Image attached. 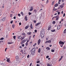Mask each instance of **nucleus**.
<instances>
[{
	"mask_svg": "<svg viewBox=\"0 0 66 66\" xmlns=\"http://www.w3.org/2000/svg\"><path fill=\"white\" fill-rule=\"evenodd\" d=\"M25 19L26 21H27L28 20V19H27V16H26L25 17Z\"/></svg>",
	"mask_w": 66,
	"mask_h": 66,
	"instance_id": "ddd939ff",
	"label": "nucleus"
},
{
	"mask_svg": "<svg viewBox=\"0 0 66 66\" xmlns=\"http://www.w3.org/2000/svg\"><path fill=\"white\" fill-rule=\"evenodd\" d=\"M34 13H36V12H37V11H36V9H35L34 10Z\"/></svg>",
	"mask_w": 66,
	"mask_h": 66,
	"instance_id": "5701e85b",
	"label": "nucleus"
},
{
	"mask_svg": "<svg viewBox=\"0 0 66 66\" xmlns=\"http://www.w3.org/2000/svg\"><path fill=\"white\" fill-rule=\"evenodd\" d=\"M64 5V3H63V4L61 5H60V7H61V8H63V7H64V6H63V5Z\"/></svg>",
	"mask_w": 66,
	"mask_h": 66,
	"instance_id": "0eeeda50",
	"label": "nucleus"
},
{
	"mask_svg": "<svg viewBox=\"0 0 66 66\" xmlns=\"http://www.w3.org/2000/svg\"><path fill=\"white\" fill-rule=\"evenodd\" d=\"M65 13H64L63 14V17H65Z\"/></svg>",
	"mask_w": 66,
	"mask_h": 66,
	"instance_id": "3c124183",
	"label": "nucleus"
},
{
	"mask_svg": "<svg viewBox=\"0 0 66 66\" xmlns=\"http://www.w3.org/2000/svg\"><path fill=\"white\" fill-rule=\"evenodd\" d=\"M66 48V47H65V46H64L63 47V49H65Z\"/></svg>",
	"mask_w": 66,
	"mask_h": 66,
	"instance_id": "052dcab7",
	"label": "nucleus"
},
{
	"mask_svg": "<svg viewBox=\"0 0 66 66\" xmlns=\"http://www.w3.org/2000/svg\"><path fill=\"white\" fill-rule=\"evenodd\" d=\"M21 14H22V15H23V12H21Z\"/></svg>",
	"mask_w": 66,
	"mask_h": 66,
	"instance_id": "ea45409f",
	"label": "nucleus"
},
{
	"mask_svg": "<svg viewBox=\"0 0 66 66\" xmlns=\"http://www.w3.org/2000/svg\"><path fill=\"white\" fill-rule=\"evenodd\" d=\"M30 66H32V63H31L30 64Z\"/></svg>",
	"mask_w": 66,
	"mask_h": 66,
	"instance_id": "0e129e2a",
	"label": "nucleus"
},
{
	"mask_svg": "<svg viewBox=\"0 0 66 66\" xmlns=\"http://www.w3.org/2000/svg\"><path fill=\"white\" fill-rule=\"evenodd\" d=\"M43 54H44V53L43 52H41V56L43 55Z\"/></svg>",
	"mask_w": 66,
	"mask_h": 66,
	"instance_id": "b1692460",
	"label": "nucleus"
},
{
	"mask_svg": "<svg viewBox=\"0 0 66 66\" xmlns=\"http://www.w3.org/2000/svg\"><path fill=\"white\" fill-rule=\"evenodd\" d=\"M63 56H61V59H62V58H63Z\"/></svg>",
	"mask_w": 66,
	"mask_h": 66,
	"instance_id": "69168bd1",
	"label": "nucleus"
},
{
	"mask_svg": "<svg viewBox=\"0 0 66 66\" xmlns=\"http://www.w3.org/2000/svg\"><path fill=\"white\" fill-rule=\"evenodd\" d=\"M61 27H59V26H57V30H59V29H60V28H61Z\"/></svg>",
	"mask_w": 66,
	"mask_h": 66,
	"instance_id": "1a4fd4ad",
	"label": "nucleus"
},
{
	"mask_svg": "<svg viewBox=\"0 0 66 66\" xmlns=\"http://www.w3.org/2000/svg\"><path fill=\"white\" fill-rule=\"evenodd\" d=\"M30 9H31V10H33V7L31 6L30 7Z\"/></svg>",
	"mask_w": 66,
	"mask_h": 66,
	"instance_id": "c03bdc74",
	"label": "nucleus"
},
{
	"mask_svg": "<svg viewBox=\"0 0 66 66\" xmlns=\"http://www.w3.org/2000/svg\"><path fill=\"white\" fill-rule=\"evenodd\" d=\"M18 15L19 17H20L21 15H20V14H18Z\"/></svg>",
	"mask_w": 66,
	"mask_h": 66,
	"instance_id": "4c0bfd02",
	"label": "nucleus"
},
{
	"mask_svg": "<svg viewBox=\"0 0 66 66\" xmlns=\"http://www.w3.org/2000/svg\"><path fill=\"white\" fill-rule=\"evenodd\" d=\"M22 35H24V36L26 35V34H25V33H23V34H22Z\"/></svg>",
	"mask_w": 66,
	"mask_h": 66,
	"instance_id": "37998d69",
	"label": "nucleus"
},
{
	"mask_svg": "<svg viewBox=\"0 0 66 66\" xmlns=\"http://www.w3.org/2000/svg\"><path fill=\"white\" fill-rule=\"evenodd\" d=\"M52 64H50V66H52Z\"/></svg>",
	"mask_w": 66,
	"mask_h": 66,
	"instance_id": "338daca9",
	"label": "nucleus"
},
{
	"mask_svg": "<svg viewBox=\"0 0 66 66\" xmlns=\"http://www.w3.org/2000/svg\"><path fill=\"white\" fill-rule=\"evenodd\" d=\"M7 48H6L5 49V52H6V50H7Z\"/></svg>",
	"mask_w": 66,
	"mask_h": 66,
	"instance_id": "de8ad7c7",
	"label": "nucleus"
},
{
	"mask_svg": "<svg viewBox=\"0 0 66 66\" xmlns=\"http://www.w3.org/2000/svg\"><path fill=\"white\" fill-rule=\"evenodd\" d=\"M38 53H40V48H39V49L38 51Z\"/></svg>",
	"mask_w": 66,
	"mask_h": 66,
	"instance_id": "6ab92c4d",
	"label": "nucleus"
},
{
	"mask_svg": "<svg viewBox=\"0 0 66 66\" xmlns=\"http://www.w3.org/2000/svg\"><path fill=\"white\" fill-rule=\"evenodd\" d=\"M46 49H47V50H50V48L48 47H47L46 48Z\"/></svg>",
	"mask_w": 66,
	"mask_h": 66,
	"instance_id": "bb28decb",
	"label": "nucleus"
},
{
	"mask_svg": "<svg viewBox=\"0 0 66 66\" xmlns=\"http://www.w3.org/2000/svg\"><path fill=\"white\" fill-rule=\"evenodd\" d=\"M40 24V23H37L36 24V26H38V25H39V24Z\"/></svg>",
	"mask_w": 66,
	"mask_h": 66,
	"instance_id": "2eb2a0df",
	"label": "nucleus"
},
{
	"mask_svg": "<svg viewBox=\"0 0 66 66\" xmlns=\"http://www.w3.org/2000/svg\"><path fill=\"white\" fill-rule=\"evenodd\" d=\"M59 15H57L56 16H55V18H59Z\"/></svg>",
	"mask_w": 66,
	"mask_h": 66,
	"instance_id": "4468645a",
	"label": "nucleus"
},
{
	"mask_svg": "<svg viewBox=\"0 0 66 66\" xmlns=\"http://www.w3.org/2000/svg\"><path fill=\"white\" fill-rule=\"evenodd\" d=\"M34 23H35V22H36V20H34Z\"/></svg>",
	"mask_w": 66,
	"mask_h": 66,
	"instance_id": "6e6d98bb",
	"label": "nucleus"
},
{
	"mask_svg": "<svg viewBox=\"0 0 66 66\" xmlns=\"http://www.w3.org/2000/svg\"><path fill=\"white\" fill-rule=\"evenodd\" d=\"M58 6V4H56L54 5V6L55 7H57Z\"/></svg>",
	"mask_w": 66,
	"mask_h": 66,
	"instance_id": "412c9836",
	"label": "nucleus"
},
{
	"mask_svg": "<svg viewBox=\"0 0 66 66\" xmlns=\"http://www.w3.org/2000/svg\"><path fill=\"white\" fill-rule=\"evenodd\" d=\"M10 58H8L7 60V62H10Z\"/></svg>",
	"mask_w": 66,
	"mask_h": 66,
	"instance_id": "dca6fc26",
	"label": "nucleus"
},
{
	"mask_svg": "<svg viewBox=\"0 0 66 66\" xmlns=\"http://www.w3.org/2000/svg\"><path fill=\"white\" fill-rule=\"evenodd\" d=\"M15 57L16 59H19V56H16Z\"/></svg>",
	"mask_w": 66,
	"mask_h": 66,
	"instance_id": "4be33fe9",
	"label": "nucleus"
},
{
	"mask_svg": "<svg viewBox=\"0 0 66 66\" xmlns=\"http://www.w3.org/2000/svg\"><path fill=\"white\" fill-rule=\"evenodd\" d=\"M49 56H47L46 57V58L47 59H48V58H49Z\"/></svg>",
	"mask_w": 66,
	"mask_h": 66,
	"instance_id": "a19ab883",
	"label": "nucleus"
},
{
	"mask_svg": "<svg viewBox=\"0 0 66 66\" xmlns=\"http://www.w3.org/2000/svg\"><path fill=\"white\" fill-rule=\"evenodd\" d=\"M13 19H16V16H15L13 17Z\"/></svg>",
	"mask_w": 66,
	"mask_h": 66,
	"instance_id": "603ef678",
	"label": "nucleus"
},
{
	"mask_svg": "<svg viewBox=\"0 0 66 66\" xmlns=\"http://www.w3.org/2000/svg\"><path fill=\"white\" fill-rule=\"evenodd\" d=\"M28 43H26V46H28Z\"/></svg>",
	"mask_w": 66,
	"mask_h": 66,
	"instance_id": "2f4dec72",
	"label": "nucleus"
},
{
	"mask_svg": "<svg viewBox=\"0 0 66 66\" xmlns=\"http://www.w3.org/2000/svg\"><path fill=\"white\" fill-rule=\"evenodd\" d=\"M1 64L3 66H5V65H6V63H1Z\"/></svg>",
	"mask_w": 66,
	"mask_h": 66,
	"instance_id": "423d86ee",
	"label": "nucleus"
},
{
	"mask_svg": "<svg viewBox=\"0 0 66 66\" xmlns=\"http://www.w3.org/2000/svg\"><path fill=\"white\" fill-rule=\"evenodd\" d=\"M29 56H30V55H29V54H28L27 56V57L28 59L29 58Z\"/></svg>",
	"mask_w": 66,
	"mask_h": 66,
	"instance_id": "f704fd0d",
	"label": "nucleus"
},
{
	"mask_svg": "<svg viewBox=\"0 0 66 66\" xmlns=\"http://www.w3.org/2000/svg\"><path fill=\"white\" fill-rule=\"evenodd\" d=\"M4 39V38L2 37L0 39V40H3Z\"/></svg>",
	"mask_w": 66,
	"mask_h": 66,
	"instance_id": "c756f323",
	"label": "nucleus"
},
{
	"mask_svg": "<svg viewBox=\"0 0 66 66\" xmlns=\"http://www.w3.org/2000/svg\"><path fill=\"white\" fill-rule=\"evenodd\" d=\"M35 32L36 33L37 32V30H35Z\"/></svg>",
	"mask_w": 66,
	"mask_h": 66,
	"instance_id": "09e8293b",
	"label": "nucleus"
},
{
	"mask_svg": "<svg viewBox=\"0 0 66 66\" xmlns=\"http://www.w3.org/2000/svg\"><path fill=\"white\" fill-rule=\"evenodd\" d=\"M30 28L31 29H33V26H32V24H31L30 25Z\"/></svg>",
	"mask_w": 66,
	"mask_h": 66,
	"instance_id": "f8f14e48",
	"label": "nucleus"
},
{
	"mask_svg": "<svg viewBox=\"0 0 66 66\" xmlns=\"http://www.w3.org/2000/svg\"><path fill=\"white\" fill-rule=\"evenodd\" d=\"M19 26H20L21 24V22H20L19 23Z\"/></svg>",
	"mask_w": 66,
	"mask_h": 66,
	"instance_id": "49530a36",
	"label": "nucleus"
},
{
	"mask_svg": "<svg viewBox=\"0 0 66 66\" xmlns=\"http://www.w3.org/2000/svg\"><path fill=\"white\" fill-rule=\"evenodd\" d=\"M37 66H39V64H37Z\"/></svg>",
	"mask_w": 66,
	"mask_h": 66,
	"instance_id": "774afa93",
	"label": "nucleus"
},
{
	"mask_svg": "<svg viewBox=\"0 0 66 66\" xmlns=\"http://www.w3.org/2000/svg\"><path fill=\"white\" fill-rule=\"evenodd\" d=\"M65 43V42H62V41H60L59 42V43L60 44H61V45H64V43Z\"/></svg>",
	"mask_w": 66,
	"mask_h": 66,
	"instance_id": "7ed1b4c3",
	"label": "nucleus"
},
{
	"mask_svg": "<svg viewBox=\"0 0 66 66\" xmlns=\"http://www.w3.org/2000/svg\"><path fill=\"white\" fill-rule=\"evenodd\" d=\"M27 40H23L22 41L23 42V43H24V42H26V41H27Z\"/></svg>",
	"mask_w": 66,
	"mask_h": 66,
	"instance_id": "cd10ccee",
	"label": "nucleus"
},
{
	"mask_svg": "<svg viewBox=\"0 0 66 66\" xmlns=\"http://www.w3.org/2000/svg\"><path fill=\"white\" fill-rule=\"evenodd\" d=\"M48 2H49V1L48 0H47L46 2V3H48Z\"/></svg>",
	"mask_w": 66,
	"mask_h": 66,
	"instance_id": "864d4df0",
	"label": "nucleus"
},
{
	"mask_svg": "<svg viewBox=\"0 0 66 66\" xmlns=\"http://www.w3.org/2000/svg\"><path fill=\"white\" fill-rule=\"evenodd\" d=\"M15 24H12V28H13V29H14V27H15Z\"/></svg>",
	"mask_w": 66,
	"mask_h": 66,
	"instance_id": "9b49d317",
	"label": "nucleus"
},
{
	"mask_svg": "<svg viewBox=\"0 0 66 66\" xmlns=\"http://www.w3.org/2000/svg\"><path fill=\"white\" fill-rule=\"evenodd\" d=\"M54 1H53V2H52V5H53V4H54Z\"/></svg>",
	"mask_w": 66,
	"mask_h": 66,
	"instance_id": "c85d7f7f",
	"label": "nucleus"
},
{
	"mask_svg": "<svg viewBox=\"0 0 66 66\" xmlns=\"http://www.w3.org/2000/svg\"><path fill=\"white\" fill-rule=\"evenodd\" d=\"M22 46L23 47H24V44H22Z\"/></svg>",
	"mask_w": 66,
	"mask_h": 66,
	"instance_id": "bf43d9fd",
	"label": "nucleus"
},
{
	"mask_svg": "<svg viewBox=\"0 0 66 66\" xmlns=\"http://www.w3.org/2000/svg\"><path fill=\"white\" fill-rule=\"evenodd\" d=\"M62 60V59L61 58H60V59L59 60V62H60V61H61V60Z\"/></svg>",
	"mask_w": 66,
	"mask_h": 66,
	"instance_id": "58836bf2",
	"label": "nucleus"
},
{
	"mask_svg": "<svg viewBox=\"0 0 66 66\" xmlns=\"http://www.w3.org/2000/svg\"><path fill=\"white\" fill-rule=\"evenodd\" d=\"M60 12H58V15H59V14H60Z\"/></svg>",
	"mask_w": 66,
	"mask_h": 66,
	"instance_id": "a18cd8bd",
	"label": "nucleus"
},
{
	"mask_svg": "<svg viewBox=\"0 0 66 66\" xmlns=\"http://www.w3.org/2000/svg\"><path fill=\"white\" fill-rule=\"evenodd\" d=\"M23 43H24L22 41L21 42V44H22Z\"/></svg>",
	"mask_w": 66,
	"mask_h": 66,
	"instance_id": "8fccbe9b",
	"label": "nucleus"
},
{
	"mask_svg": "<svg viewBox=\"0 0 66 66\" xmlns=\"http://www.w3.org/2000/svg\"><path fill=\"white\" fill-rule=\"evenodd\" d=\"M45 34V30H42L41 33V38H43Z\"/></svg>",
	"mask_w": 66,
	"mask_h": 66,
	"instance_id": "f257e3e1",
	"label": "nucleus"
},
{
	"mask_svg": "<svg viewBox=\"0 0 66 66\" xmlns=\"http://www.w3.org/2000/svg\"><path fill=\"white\" fill-rule=\"evenodd\" d=\"M24 38L23 37H22L21 39V40H22V39H24Z\"/></svg>",
	"mask_w": 66,
	"mask_h": 66,
	"instance_id": "680f3d73",
	"label": "nucleus"
},
{
	"mask_svg": "<svg viewBox=\"0 0 66 66\" xmlns=\"http://www.w3.org/2000/svg\"><path fill=\"white\" fill-rule=\"evenodd\" d=\"M13 21H11L10 22V23L11 24L13 23Z\"/></svg>",
	"mask_w": 66,
	"mask_h": 66,
	"instance_id": "79ce46f5",
	"label": "nucleus"
},
{
	"mask_svg": "<svg viewBox=\"0 0 66 66\" xmlns=\"http://www.w3.org/2000/svg\"><path fill=\"white\" fill-rule=\"evenodd\" d=\"M5 20V17H3L2 19V21H4Z\"/></svg>",
	"mask_w": 66,
	"mask_h": 66,
	"instance_id": "9d476101",
	"label": "nucleus"
},
{
	"mask_svg": "<svg viewBox=\"0 0 66 66\" xmlns=\"http://www.w3.org/2000/svg\"><path fill=\"white\" fill-rule=\"evenodd\" d=\"M56 20H59V18H56Z\"/></svg>",
	"mask_w": 66,
	"mask_h": 66,
	"instance_id": "e2e57ef3",
	"label": "nucleus"
},
{
	"mask_svg": "<svg viewBox=\"0 0 66 66\" xmlns=\"http://www.w3.org/2000/svg\"><path fill=\"white\" fill-rule=\"evenodd\" d=\"M18 39H21V36H19L18 37Z\"/></svg>",
	"mask_w": 66,
	"mask_h": 66,
	"instance_id": "a878e982",
	"label": "nucleus"
},
{
	"mask_svg": "<svg viewBox=\"0 0 66 66\" xmlns=\"http://www.w3.org/2000/svg\"><path fill=\"white\" fill-rule=\"evenodd\" d=\"M51 52H54V50H51Z\"/></svg>",
	"mask_w": 66,
	"mask_h": 66,
	"instance_id": "7c9ffc66",
	"label": "nucleus"
},
{
	"mask_svg": "<svg viewBox=\"0 0 66 66\" xmlns=\"http://www.w3.org/2000/svg\"><path fill=\"white\" fill-rule=\"evenodd\" d=\"M47 66H50V64H49L48 63V64H47Z\"/></svg>",
	"mask_w": 66,
	"mask_h": 66,
	"instance_id": "4d7b16f0",
	"label": "nucleus"
},
{
	"mask_svg": "<svg viewBox=\"0 0 66 66\" xmlns=\"http://www.w3.org/2000/svg\"><path fill=\"white\" fill-rule=\"evenodd\" d=\"M28 14H29V15L30 16V15H31V14H32V13H31L30 12H29L28 13Z\"/></svg>",
	"mask_w": 66,
	"mask_h": 66,
	"instance_id": "473e14b6",
	"label": "nucleus"
},
{
	"mask_svg": "<svg viewBox=\"0 0 66 66\" xmlns=\"http://www.w3.org/2000/svg\"><path fill=\"white\" fill-rule=\"evenodd\" d=\"M31 54L32 55H34L35 54V48H34L32 50Z\"/></svg>",
	"mask_w": 66,
	"mask_h": 66,
	"instance_id": "f03ea898",
	"label": "nucleus"
},
{
	"mask_svg": "<svg viewBox=\"0 0 66 66\" xmlns=\"http://www.w3.org/2000/svg\"><path fill=\"white\" fill-rule=\"evenodd\" d=\"M16 36H14L13 37V38L14 39H16L15 38H16Z\"/></svg>",
	"mask_w": 66,
	"mask_h": 66,
	"instance_id": "c9c22d12",
	"label": "nucleus"
},
{
	"mask_svg": "<svg viewBox=\"0 0 66 66\" xmlns=\"http://www.w3.org/2000/svg\"><path fill=\"white\" fill-rule=\"evenodd\" d=\"M55 29H54V30H51V32H55Z\"/></svg>",
	"mask_w": 66,
	"mask_h": 66,
	"instance_id": "aec40b11",
	"label": "nucleus"
},
{
	"mask_svg": "<svg viewBox=\"0 0 66 66\" xmlns=\"http://www.w3.org/2000/svg\"><path fill=\"white\" fill-rule=\"evenodd\" d=\"M40 62V61H38L37 62V63H39V62Z\"/></svg>",
	"mask_w": 66,
	"mask_h": 66,
	"instance_id": "13d9d810",
	"label": "nucleus"
},
{
	"mask_svg": "<svg viewBox=\"0 0 66 66\" xmlns=\"http://www.w3.org/2000/svg\"><path fill=\"white\" fill-rule=\"evenodd\" d=\"M40 42H41V41L40 40V39H39L38 41V45H39L40 44Z\"/></svg>",
	"mask_w": 66,
	"mask_h": 66,
	"instance_id": "39448f33",
	"label": "nucleus"
},
{
	"mask_svg": "<svg viewBox=\"0 0 66 66\" xmlns=\"http://www.w3.org/2000/svg\"><path fill=\"white\" fill-rule=\"evenodd\" d=\"M51 25L50 26L48 27V30H50V29H51Z\"/></svg>",
	"mask_w": 66,
	"mask_h": 66,
	"instance_id": "6e6552de",
	"label": "nucleus"
},
{
	"mask_svg": "<svg viewBox=\"0 0 66 66\" xmlns=\"http://www.w3.org/2000/svg\"><path fill=\"white\" fill-rule=\"evenodd\" d=\"M53 24H55V21H54L53 22Z\"/></svg>",
	"mask_w": 66,
	"mask_h": 66,
	"instance_id": "72a5a7b5",
	"label": "nucleus"
},
{
	"mask_svg": "<svg viewBox=\"0 0 66 66\" xmlns=\"http://www.w3.org/2000/svg\"><path fill=\"white\" fill-rule=\"evenodd\" d=\"M8 44H12V43L11 42H9L8 43Z\"/></svg>",
	"mask_w": 66,
	"mask_h": 66,
	"instance_id": "e433bc0d",
	"label": "nucleus"
},
{
	"mask_svg": "<svg viewBox=\"0 0 66 66\" xmlns=\"http://www.w3.org/2000/svg\"><path fill=\"white\" fill-rule=\"evenodd\" d=\"M46 40H48V38H46Z\"/></svg>",
	"mask_w": 66,
	"mask_h": 66,
	"instance_id": "5fc2aeb1",
	"label": "nucleus"
},
{
	"mask_svg": "<svg viewBox=\"0 0 66 66\" xmlns=\"http://www.w3.org/2000/svg\"><path fill=\"white\" fill-rule=\"evenodd\" d=\"M51 43V41L48 40L45 43V44H47V43Z\"/></svg>",
	"mask_w": 66,
	"mask_h": 66,
	"instance_id": "20e7f679",
	"label": "nucleus"
},
{
	"mask_svg": "<svg viewBox=\"0 0 66 66\" xmlns=\"http://www.w3.org/2000/svg\"><path fill=\"white\" fill-rule=\"evenodd\" d=\"M66 29H65L64 31H63V34H65L66 33Z\"/></svg>",
	"mask_w": 66,
	"mask_h": 66,
	"instance_id": "393cba45",
	"label": "nucleus"
},
{
	"mask_svg": "<svg viewBox=\"0 0 66 66\" xmlns=\"http://www.w3.org/2000/svg\"><path fill=\"white\" fill-rule=\"evenodd\" d=\"M27 35H31V32H28L27 33Z\"/></svg>",
	"mask_w": 66,
	"mask_h": 66,
	"instance_id": "f3484780",
	"label": "nucleus"
},
{
	"mask_svg": "<svg viewBox=\"0 0 66 66\" xmlns=\"http://www.w3.org/2000/svg\"><path fill=\"white\" fill-rule=\"evenodd\" d=\"M29 26H27L25 28V29H27L28 28H29Z\"/></svg>",
	"mask_w": 66,
	"mask_h": 66,
	"instance_id": "a211bd4d",
	"label": "nucleus"
}]
</instances>
